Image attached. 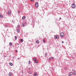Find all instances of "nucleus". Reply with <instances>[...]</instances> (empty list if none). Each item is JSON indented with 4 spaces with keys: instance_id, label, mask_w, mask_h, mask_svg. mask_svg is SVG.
<instances>
[{
    "instance_id": "23",
    "label": "nucleus",
    "mask_w": 76,
    "mask_h": 76,
    "mask_svg": "<svg viewBox=\"0 0 76 76\" xmlns=\"http://www.w3.org/2000/svg\"><path fill=\"white\" fill-rule=\"evenodd\" d=\"M45 56H46V57H47V53L45 54Z\"/></svg>"
},
{
    "instance_id": "28",
    "label": "nucleus",
    "mask_w": 76,
    "mask_h": 76,
    "mask_svg": "<svg viewBox=\"0 0 76 76\" xmlns=\"http://www.w3.org/2000/svg\"><path fill=\"white\" fill-rule=\"evenodd\" d=\"M15 52H16V53H17V52H18V51H17V50H15Z\"/></svg>"
},
{
    "instance_id": "4",
    "label": "nucleus",
    "mask_w": 76,
    "mask_h": 76,
    "mask_svg": "<svg viewBox=\"0 0 76 76\" xmlns=\"http://www.w3.org/2000/svg\"><path fill=\"white\" fill-rule=\"evenodd\" d=\"M54 38L55 39H58V35L55 36Z\"/></svg>"
},
{
    "instance_id": "2",
    "label": "nucleus",
    "mask_w": 76,
    "mask_h": 76,
    "mask_svg": "<svg viewBox=\"0 0 76 76\" xmlns=\"http://www.w3.org/2000/svg\"><path fill=\"white\" fill-rule=\"evenodd\" d=\"M64 33H61L60 34V36H61V38H63V37H64Z\"/></svg>"
},
{
    "instance_id": "38",
    "label": "nucleus",
    "mask_w": 76,
    "mask_h": 76,
    "mask_svg": "<svg viewBox=\"0 0 76 76\" xmlns=\"http://www.w3.org/2000/svg\"><path fill=\"white\" fill-rule=\"evenodd\" d=\"M18 45H19V44H17Z\"/></svg>"
},
{
    "instance_id": "24",
    "label": "nucleus",
    "mask_w": 76,
    "mask_h": 76,
    "mask_svg": "<svg viewBox=\"0 0 76 76\" xmlns=\"http://www.w3.org/2000/svg\"><path fill=\"white\" fill-rule=\"evenodd\" d=\"M28 64H31V62L30 61H28Z\"/></svg>"
},
{
    "instance_id": "36",
    "label": "nucleus",
    "mask_w": 76,
    "mask_h": 76,
    "mask_svg": "<svg viewBox=\"0 0 76 76\" xmlns=\"http://www.w3.org/2000/svg\"><path fill=\"white\" fill-rule=\"evenodd\" d=\"M18 59L19 60V59H20V58H18Z\"/></svg>"
},
{
    "instance_id": "27",
    "label": "nucleus",
    "mask_w": 76,
    "mask_h": 76,
    "mask_svg": "<svg viewBox=\"0 0 76 76\" xmlns=\"http://www.w3.org/2000/svg\"><path fill=\"white\" fill-rule=\"evenodd\" d=\"M21 72H22V73H23H23H24V72H23V71H21Z\"/></svg>"
},
{
    "instance_id": "5",
    "label": "nucleus",
    "mask_w": 76,
    "mask_h": 76,
    "mask_svg": "<svg viewBox=\"0 0 76 76\" xmlns=\"http://www.w3.org/2000/svg\"><path fill=\"white\" fill-rule=\"evenodd\" d=\"M7 13L8 15H11V12H10V11H9Z\"/></svg>"
},
{
    "instance_id": "30",
    "label": "nucleus",
    "mask_w": 76,
    "mask_h": 76,
    "mask_svg": "<svg viewBox=\"0 0 76 76\" xmlns=\"http://www.w3.org/2000/svg\"><path fill=\"white\" fill-rule=\"evenodd\" d=\"M61 17H60V18H59V19L61 20Z\"/></svg>"
},
{
    "instance_id": "21",
    "label": "nucleus",
    "mask_w": 76,
    "mask_h": 76,
    "mask_svg": "<svg viewBox=\"0 0 76 76\" xmlns=\"http://www.w3.org/2000/svg\"><path fill=\"white\" fill-rule=\"evenodd\" d=\"M43 42L44 43H45V39H43Z\"/></svg>"
},
{
    "instance_id": "32",
    "label": "nucleus",
    "mask_w": 76,
    "mask_h": 76,
    "mask_svg": "<svg viewBox=\"0 0 76 76\" xmlns=\"http://www.w3.org/2000/svg\"><path fill=\"white\" fill-rule=\"evenodd\" d=\"M65 70H66V69H67V68H65Z\"/></svg>"
},
{
    "instance_id": "34",
    "label": "nucleus",
    "mask_w": 76,
    "mask_h": 76,
    "mask_svg": "<svg viewBox=\"0 0 76 76\" xmlns=\"http://www.w3.org/2000/svg\"><path fill=\"white\" fill-rule=\"evenodd\" d=\"M28 69H31V68H28Z\"/></svg>"
},
{
    "instance_id": "13",
    "label": "nucleus",
    "mask_w": 76,
    "mask_h": 76,
    "mask_svg": "<svg viewBox=\"0 0 76 76\" xmlns=\"http://www.w3.org/2000/svg\"><path fill=\"white\" fill-rule=\"evenodd\" d=\"M34 63H38V61H37V60H36L34 61Z\"/></svg>"
},
{
    "instance_id": "31",
    "label": "nucleus",
    "mask_w": 76,
    "mask_h": 76,
    "mask_svg": "<svg viewBox=\"0 0 76 76\" xmlns=\"http://www.w3.org/2000/svg\"><path fill=\"white\" fill-rule=\"evenodd\" d=\"M52 59H54V58L53 57H52Z\"/></svg>"
},
{
    "instance_id": "8",
    "label": "nucleus",
    "mask_w": 76,
    "mask_h": 76,
    "mask_svg": "<svg viewBox=\"0 0 76 76\" xmlns=\"http://www.w3.org/2000/svg\"><path fill=\"white\" fill-rule=\"evenodd\" d=\"M9 45H10V46H11L12 45V43L11 42H10L9 43Z\"/></svg>"
},
{
    "instance_id": "6",
    "label": "nucleus",
    "mask_w": 76,
    "mask_h": 76,
    "mask_svg": "<svg viewBox=\"0 0 76 76\" xmlns=\"http://www.w3.org/2000/svg\"><path fill=\"white\" fill-rule=\"evenodd\" d=\"M72 74H73V72H71L69 74V76H71V75H72Z\"/></svg>"
},
{
    "instance_id": "11",
    "label": "nucleus",
    "mask_w": 76,
    "mask_h": 76,
    "mask_svg": "<svg viewBox=\"0 0 76 76\" xmlns=\"http://www.w3.org/2000/svg\"><path fill=\"white\" fill-rule=\"evenodd\" d=\"M20 42H23V39H20Z\"/></svg>"
},
{
    "instance_id": "39",
    "label": "nucleus",
    "mask_w": 76,
    "mask_h": 76,
    "mask_svg": "<svg viewBox=\"0 0 76 76\" xmlns=\"http://www.w3.org/2000/svg\"><path fill=\"white\" fill-rule=\"evenodd\" d=\"M0 15H1V14H0Z\"/></svg>"
},
{
    "instance_id": "3",
    "label": "nucleus",
    "mask_w": 76,
    "mask_h": 76,
    "mask_svg": "<svg viewBox=\"0 0 76 76\" xmlns=\"http://www.w3.org/2000/svg\"><path fill=\"white\" fill-rule=\"evenodd\" d=\"M39 5V4H38V2L35 3V6L36 7H38Z\"/></svg>"
},
{
    "instance_id": "33",
    "label": "nucleus",
    "mask_w": 76,
    "mask_h": 76,
    "mask_svg": "<svg viewBox=\"0 0 76 76\" xmlns=\"http://www.w3.org/2000/svg\"><path fill=\"white\" fill-rule=\"evenodd\" d=\"M32 1H33V0H31V2H32Z\"/></svg>"
},
{
    "instance_id": "1",
    "label": "nucleus",
    "mask_w": 76,
    "mask_h": 76,
    "mask_svg": "<svg viewBox=\"0 0 76 76\" xmlns=\"http://www.w3.org/2000/svg\"><path fill=\"white\" fill-rule=\"evenodd\" d=\"M72 9H75V8H76V5H75V4H72Z\"/></svg>"
},
{
    "instance_id": "26",
    "label": "nucleus",
    "mask_w": 76,
    "mask_h": 76,
    "mask_svg": "<svg viewBox=\"0 0 76 76\" xmlns=\"http://www.w3.org/2000/svg\"><path fill=\"white\" fill-rule=\"evenodd\" d=\"M62 44L64 43V42H63V41H62Z\"/></svg>"
},
{
    "instance_id": "19",
    "label": "nucleus",
    "mask_w": 76,
    "mask_h": 76,
    "mask_svg": "<svg viewBox=\"0 0 76 76\" xmlns=\"http://www.w3.org/2000/svg\"><path fill=\"white\" fill-rule=\"evenodd\" d=\"M15 39H17V37H16V36H15Z\"/></svg>"
},
{
    "instance_id": "12",
    "label": "nucleus",
    "mask_w": 76,
    "mask_h": 76,
    "mask_svg": "<svg viewBox=\"0 0 76 76\" xmlns=\"http://www.w3.org/2000/svg\"><path fill=\"white\" fill-rule=\"evenodd\" d=\"M25 16H24L22 18V19H23V20H24V19H25Z\"/></svg>"
},
{
    "instance_id": "17",
    "label": "nucleus",
    "mask_w": 76,
    "mask_h": 76,
    "mask_svg": "<svg viewBox=\"0 0 76 76\" xmlns=\"http://www.w3.org/2000/svg\"><path fill=\"white\" fill-rule=\"evenodd\" d=\"M37 60V59H36V58H33V60H34V61H35V60Z\"/></svg>"
},
{
    "instance_id": "14",
    "label": "nucleus",
    "mask_w": 76,
    "mask_h": 76,
    "mask_svg": "<svg viewBox=\"0 0 76 76\" xmlns=\"http://www.w3.org/2000/svg\"><path fill=\"white\" fill-rule=\"evenodd\" d=\"M10 66H13V64L10 62Z\"/></svg>"
},
{
    "instance_id": "20",
    "label": "nucleus",
    "mask_w": 76,
    "mask_h": 76,
    "mask_svg": "<svg viewBox=\"0 0 76 76\" xmlns=\"http://www.w3.org/2000/svg\"><path fill=\"white\" fill-rule=\"evenodd\" d=\"M20 25H18V28H20Z\"/></svg>"
},
{
    "instance_id": "10",
    "label": "nucleus",
    "mask_w": 76,
    "mask_h": 76,
    "mask_svg": "<svg viewBox=\"0 0 76 76\" xmlns=\"http://www.w3.org/2000/svg\"><path fill=\"white\" fill-rule=\"evenodd\" d=\"M22 25L23 27H24V26H25V24L23 23L22 24Z\"/></svg>"
},
{
    "instance_id": "15",
    "label": "nucleus",
    "mask_w": 76,
    "mask_h": 76,
    "mask_svg": "<svg viewBox=\"0 0 76 76\" xmlns=\"http://www.w3.org/2000/svg\"><path fill=\"white\" fill-rule=\"evenodd\" d=\"M36 42L37 44H39V41H38V40H37L36 41Z\"/></svg>"
},
{
    "instance_id": "29",
    "label": "nucleus",
    "mask_w": 76,
    "mask_h": 76,
    "mask_svg": "<svg viewBox=\"0 0 76 76\" xmlns=\"http://www.w3.org/2000/svg\"><path fill=\"white\" fill-rule=\"evenodd\" d=\"M5 26L6 27H7V25H5Z\"/></svg>"
},
{
    "instance_id": "16",
    "label": "nucleus",
    "mask_w": 76,
    "mask_h": 76,
    "mask_svg": "<svg viewBox=\"0 0 76 76\" xmlns=\"http://www.w3.org/2000/svg\"><path fill=\"white\" fill-rule=\"evenodd\" d=\"M11 75H12L11 72H10V73H9V76H11Z\"/></svg>"
},
{
    "instance_id": "25",
    "label": "nucleus",
    "mask_w": 76,
    "mask_h": 76,
    "mask_svg": "<svg viewBox=\"0 0 76 76\" xmlns=\"http://www.w3.org/2000/svg\"><path fill=\"white\" fill-rule=\"evenodd\" d=\"M72 70H73V72H75V69H72Z\"/></svg>"
},
{
    "instance_id": "18",
    "label": "nucleus",
    "mask_w": 76,
    "mask_h": 76,
    "mask_svg": "<svg viewBox=\"0 0 76 76\" xmlns=\"http://www.w3.org/2000/svg\"><path fill=\"white\" fill-rule=\"evenodd\" d=\"M0 18H3V15H1V14L0 15Z\"/></svg>"
},
{
    "instance_id": "22",
    "label": "nucleus",
    "mask_w": 76,
    "mask_h": 76,
    "mask_svg": "<svg viewBox=\"0 0 76 76\" xmlns=\"http://www.w3.org/2000/svg\"><path fill=\"white\" fill-rule=\"evenodd\" d=\"M74 75H76V72H74Z\"/></svg>"
},
{
    "instance_id": "7",
    "label": "nucleus",
    "mask_w": 76,
    "mask_h": 76,
    "mask_svg": "<svg viewBox=\"0 0 76 76\" xmlns=\"http://www.w3.org/2000/svg\"><path fill=\"white\" fill-rule=\"evenodd\" d=\"M37 73L36 72H35L34 74V76H37Z\"/></svg>"
},
{
    "instance_id": "35",
    "label": "nucleus",
    "mask_w": 76,
    "mask_h": 76,
    "mask_svg": "<svg viewBox=\"0 0 76 76\" xmlns=\"http://www.w3.org/2000/svg\"><path fill=\"white\" fill-rule=\"evenodd\" d=\"M18 13H19V11H18Z\"/></svg>"
},
{
    "instance_id": "37",
    "label": "nucleus",
    "mask_w": 76,
    "mask_h": 76,
    "mask_svg": "<svg viewBox=\"0 0 76 76\" xmlns=\"http://www.w3.org/2000/svg\"><path fill=\"white\" fill-rule=\"evenodd\" d=\"M12 22H13V20H12Z\"/></svg>"
},
{
    "instance_id": "9",
    "label": "nucleus",
    "mask_w": 76,
    "mask_h": 76,
    "mask_svg": "<svg viewBox=\"0 0 76 76\" xmlns=\"http://www.w3.org/2000/svg\"><path fill=\"white\" fill-rule=\"evenodd\" d=\"M16 31L17 32H18V33H19V29H17L16 30Z\"/></svg>"
}]
</instances>
